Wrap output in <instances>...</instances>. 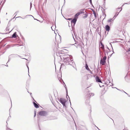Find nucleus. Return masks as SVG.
Masks as SVG:
<instances>
[{"label":"nucleus","mask_w":130,"mask_h":130,"mask_svg":"<svg viewBox=\"0 0 130 130\" xmlns=\"http://www.w3.org/2000/svg\"><path fill=\"white\" fill-rule=\"evenodd\" d=\"M63 61L66 65H70L74 68H75V64L74 61L72 56L67 54L63 56Z\"/></svg>","instance_id":"f257e3e1"},{"label":"nucleus","mask_w":130,"mask_h":130,"mask_svg":"<svg viewBox=\"0 0 130 130\" xmlns=\"http://www.w3.org/2000/svg\"><path fill=\"white\" fill-rule=\"evenodd\" d=\"M59 81H60V82H61V80L63 82V86H64L65 88V89H66V98H67V99H68V97H67V96L68 97V98H69V101H70V105H71V101H70V98L69 96H68V90H67V87L66 86V85L65 84V83H64V82L63 81V80L61 78L60 79V80L59 79Z\"/></svg>","instance_id":"f03ea898"},{"label":"nucleus","mask_w":130,"mask_h":130,"mask_svg":"<svg viewBox=\"0 0 130 130\" xmlns=\"http://www.w3.org/2000/svg\"><path fill=\"white\" fill-rule=\"evenodd\" d=\"M38 114L41 116H46L48 115V112L45 111H41L39 112Z\"/></svg>","instance_id":"7ed1b4c3"},{"label":"nucleus","mask_w":130,"mask_h":130,"mask_svg":"<svg viewBox=\"0 0 130 130\" xmlns=\"http://www.w3.org/2000/svg\"><path fill=\"white\" fill-rule=\"evenodd\" d=\"M77 20L76 19L74 18L71 21V24L72 29H73V27L75 26L76 22Z\"/></svg>","instance_id":"20e7f679"},{"label":"nucleus","mask_w":130,"mask_h":130,"mask_svg":"<svg viewBox=\"0 0 130 130\" xmlns=\"http://www.w3.org/2000/svg\"><path fill=\"white\" fill-rule=\"evenodd\" d=\"M105 83V84L107 85V86L109 87L110 86H113V84L111 83L109 80L108 79H107Z\"/></svg>","instance_id":"39448f33"},{"label":"nucleus","mask_w":130,"mask_h":130,"mask_svg":"<svg viewBox=\"0 0 130 130\" xmlns=\"http://www.w3.org/2000/svg\"><path fill=\"white\" fill-rule=\"evenodd\" d=\"M58 100L62 104L64 103H66L67 101L66 99L63 98H60L59 99H58Z\"/></svg>","instance_id":"423d86ee"},{"label":"nucleus","mask_w":130,"mask_h":130,"mask_svg":"<svg viewBox=\"0 0 130 130\" xmlns=\"http://www.w3.org/2000/svg\"><path fill=\"white\" fill-rule=\"evenodd\" d=\"M17 55H18L17 54H12L10 55L9 56V59L7 63L10 61L12 58L16 57Z\"/></svg>","instance_id":"0eeeda50"},{"label":"nucleus","mask_w":130,"mask_h":130,"mask_svg":"<svg viewBox=\"0 0 130 130\" xmlns=\"http://www.w3.org/2000/svg\"><path fill=\"white\" fill-rule=\"evenodd\" d=\"M95 80L96 82L102 83L101 80L98 76H96L95 77Z\"/></svg>","instance_id":"6e6552de"},{"label":"nucleus","mask_w":130,"mask_h":130,"mask_svg":"<svg viewBox=\"0 0 130 130\" xmlns=\"http://www.w3.org/2000/svg\"><path fill=\"white\" fill-rule=\"evenodd\" d=\"M55 119V117L53 116H50L47 117V120H51Z\"/></svg>","instance_id":"1a4fd4ad"},{"label":"nucleus","mask_w":130,"mask_h":130,"mask_svg":"<svg viewBox=\"0 0 130 130\" xmlns=\"http://www.w3.org/2000/svg\"><path fill=\"white\" fill-rule=\"evenodd\" d=\"M35 102H33V103L34 105V107L36 108H38L39 107V106H40V105L37 103L36 102V103Z\"/></svg>","instance_id":"9d476101"},{"label":"nucleus","mask_w":130,"mask_h":130,"mask_svg":"<svg viewBox=\"0 0 130 130\" xmlns=\"http://www.w3.org/2000/svg\"><path fill=\"white\" fill-rule=\"evenodd\" d=\"M56 55L57 56H59L60 57V58L61 59L63 58V56H64V55H60V54L58 53L57 52V50H56Z\"/></svg>","instance_id":"9b49d317"},{"label":"nucleus","mask_w":130,"mask_h":130,"mask_svg":"<svg viewBox=\"0 0 130 130\" xmlns=\"http://www.w3.org/2000/svg\"><path fill=\"white\" fill-rule=\"evenodd\" d=\"M106 63V61H104L101 58L100 60V64L102 65H104Z\"/></svg>","instance_id":"f8f14e48"},{"label":"nucleus","mask_w":130,"mask_h":130,"mask_svg":"<svg viewBox=\"0 0 130 130\" xmlns=\"http://www.w3.org/2000/svg\"><path fill=\"white\" fill-rule=\"evenodd\" d=\"M110 29V26L108 25H107L105 26V29L106 31H109Z\"/></svg>","instance_id":"ddd939ff"},{"label":"nucleus","mask_w":130,"mask_h":130,"mask_svg":"<svg viewBox=\"0 0 130 130\" xmlns=\"http://www.w3.org/2000/svg\"><path fill=\"white\" fill-rule=\"evenodd\" d=\"M100 43L101 44V45L102 46L101 47V48L102 49V51H103L104 52H105V50L104 48V46L102 42H101Z\"/></svg>","instance_id":"4468645a"},{"label":"nucleus","mask_w":130,"mask_h":130,"mask_svg":"<svg viewBox=\"0 0 130 130\" xmlns=\"http://www.w3.org/2000/svg\"><path fill=\"white\" fill-rule=\"evenodd\" d=\"M85 12L86 13V11H85V9H80V11L78 12L79 13H80V14L82 13H84Z\"/></svg>","instance_id":"2eb2a0df"},{"label":"nucleus","mask_w":130,"mask_h":130,"mask_svg":"<svg viewBox=\"0 0 130 130\" xmlns=\"http://www.w3.org/2000/svg\"><path fill=\"white\" fill-rule=\"evenodd\" d=\"M17 33L15 32L13 33L12 36L11 37L14 38H15L17 37Z\"/></svg>","instance_id":"dca6fc26"},{"label":"nucleus","mask_w":130,"mask_h":130,"mask_svg":"<svg viewBox=\"0 0 130 130\" xmlns=\"http://www.w3.org/2000/svg\"><path fill=\"white\" fill-rule=\"evenodd\" d=\"M80 15V13H79L78 12L74 16V19H76V20H77L78 16Z\"/></svg>","instance_id":"f3484780"},{"label":"nucleus","mask_w":130,"mask_h":130,"mask_svg":"<svg viewBox=\"0 0 130 130\" xmlns=\"http://www.w3.org/2000/svg\"><path fill=\"white\" fill-rule=\"evenodd\" d=\"M72 36H73V39H74V40L75 42V43L74 44H75L74 45L75 46H76V47H77V45H78L79 44L78 43V42L77 41H76V40L74 39V37H73V34H72Z\"/></svg>","instance_id":"a211bd4d"},{"label":"nucleus","mask_w":130,"mask_h":130,"mask_svg":"<svg viewBox=\"0 0 130 130\" xmlns=\"http://www.w3.org/2000/svg\"><path fill=\"white\" fill-rule=\"evenodd\" d=\"M89 102L90 100L89 99H87L85 102V103L86 105H88L89 104Z\"/></svg>","instance_id":"6ab92c4d"},{"label":"nucleus","mask_w":130,"mask_h":130,"mask_svg":"<svg viewBox=\"0 0 130 130\" xmlns=\"http://www.w3.org/2000/svg\"><path fill=\"white\" fill-rule=\"evenodd\" d=\"M91 10L92 11L93 13L94 14V17L96 18L97 17V15H96V13L95 10L93 9H91Z\"/></svg>","instance_id":"aec40b11"},{"label":"nucleus","mask_w":130,"mask_h":130,"mask_svg":"<svg viewBox=\"0 0 130 130\" xmlns=\"http://www.w3.org/2000/svg\"><path fill=\"white\" fill-rule=\"evenodd\" d=\"M122 8H121V10H120L119 12H116L115 13V15H114V17H116L118 15L119 12L122 11Z\"/></svg>","instance_id":"412c9836"},{"label":"nucleus","mask_w":130,"mask_h":130,"mask_svg":"<svg viewBox=\"0 0 130 130\" xmlns=\"http://www.w3.org/2000/svg\"><path fill=\"white\" fill-rule=\"evenodd\" d=\"M85 67L86 69L88 71L90 70V69H89V68L87 64L86 63V64H85Z\"/></svg>","instance_id":"4be33fe9"},{"label":"nucleus","mask_w":130,"mask_h":130,"mask_svg":"<svg viewBox=\"0 0 130 130\" xmlns=\"http://www.w3.org/2000/svg\"><path fill=\"white\" fill-rule=\"evenodd\" d=\"M57 52L58 53H59L60 54H62V52H63V51H58V50L57 51Z\"/></svg>","instance_id":"5701e85b"},{"label":"nucleus","mask_w":130,"mask_h":130,"mask_svg":"<svg viewBox=\"0 0 130 130\" xmlns=\"http://www.w3.org/2000/svg\"><path fill=\"white\" fill-rule=\"evenodd\" d=\"M113 21L112 19V18L110 19H109L108 21L107 22L108 23L111 22L112 21Z\"/></svg>","instance_id":"b1692460"},{"label":"nucleus","mask_w":130,"mask_h":130,"mask_svg":"<svg viewBox=\"0 0 130 130\" xmlns=\"http://www.w3.org/2000/svg\"><path fill=\"white\" fill-rule=\"evenodd\" d=\"M106 56H105L103 58V59H102L104 61H106Z\"/></svg>","instance_id":"393cba45"},{"label":"nucleus","mask_w":130,"mask_h":130,"mask_svg":"<svg viewBox=\"0 0 130 130\" xmlns=\"http://www.w3.org/2000/svg\"><path fill=\"white\" fill-rule=\"evenodd\" d=\"M85 16L83 17V18H86L88 16V14H87L86 13L84 14Z\"/></svg>","instance_id":"a878e982"},{"label":"nucleus","mask_w":130,"mask_h":130,"mask_svg":"<svg viewBox=\"0 0 130 130\" xmlns=\"http://www.w3.org/2000/svg\"><path fill=\"white\" fill-rule=\"evenodd\" d=\"M32 93H30V95L31 96V97L33 99V100H34V102H36V101L34 99V98L32 97Z\"/></svg>","instance_id":"bb28decb"},{"label":"nucleus","mask_w":130,"mask_h":130,"mask_svg":"<svg viewBox=\"0 0 130 130\" xmlns=\"http://www.w3.org/2000/svg\"><path fill=\"white\" fill-rule=\"evenodd\" d=\"M89 95L90 96H93L94 95V94L93 93H91L89 94Z\"/></svg>","instance_id":"cd10ccee"},{"label":"nucleus","mask_w":130,"mask_h":130,"mask_svg":"<svg viewBox=\"0 0 130 130\" xmlns=\"http://www.w3.org/2000/svg\"><path fill=\"white\" fill-rule=\"evenodd\" d=\"M105 5H106L105 2H105H104V3H103V6H104V8H105Z\"/></svg>","instance_id":"c85d7f7f"},{"label":"nucleus","mask_w":130,"mask_h":130,"mask_svg":"<svg viewBox=\"0 0 130 130\" xmlns=\"http://www.w3.org/2000/svg\"><path fill=\"white\" fill-rule=\"evenodd\" d=\"M121 8H122L121 7H118V8H117V11H119V10L121 9Z\"/></svg>","instance_id":"c756f323"},{"label":"nucleus","mask_w":130,"mask_h":130,"mask_svg":"<svg viewBox=\"0 0 130 130\" xmlns=\"http://www.w3.org/2000/svg\"><path fill=\"white\" fill-rule=\"evenodd\" d=\"M19 11H16L15 13H14V15L15 14V16L17 15V14L18 13H19Z\"/></svg>","instance_id":"7c9ffc66"},{"label":"nucleus","mask_w":130,"mask_h":130,"mask_svg":"<svg viewBox=\"0 0 130 130\" xmlns=\"http://www.w3.org/2000/svg\"><path fill=\"white\" fill-rule=\"evenodd\" d=\"M62 105L63 107H66V103H64L62 104Z\"/></svg>","instance_id":"2f4dec72"},{"label":"nucleus","mask_w":130,"mask_h":130,"mask_svg":"<svg viewBox=\"0 0 130 130\" xmlns=\"http://www.w3.org/2000/svg\"><path fill=\"white\" fill-rule=\"evenodd\" d=\"M26 66H27V68H28V73H29V67H28V65H27V64H26Z\"/></svg>","instance_id":"473e14b6"},{"label":"nucleus","mask_w":130,"mask_h":130,"mask_svg":"<svg viewBox=\"0 0 130 130\" xmlns=\"http://www.w3.org/2000/svg\"><path fill=\"white\" fill-rule=\"evenodd\" d=\"M36 116V111H35L34 112V117H35Z\"/></svg>","instance_id":"72a5a7b5"},{"label":"nucleus","mask_w":130,"mask_h":130,"mask_svg":"<svg viewBox=\"0 0 130 130\" xmlns=\"http://www.w3.org/2000/svg\"><path fill=\"white\" fill-rule=\"evenodd\" d=\"M6 126L7 127V128H6V130H11V129H10V128H8L7 127V126Z\"/></svg>","instance_id":"f704fd0d"},{"label":"nucleus","mask_w":130,"mask_h":130,"mask_svg":"<svg viewBox=\"0 0 130 130\" xmlns=\"http://www.w3.org/2000/svg\"><path fill=\"white\" fill-rule=\"evenodd\" d=\"M32 4L31 2H30V9H31V8L32 7Z\"/></svg>","instance_id":"c9c22d12"},{"label":"nucleus","mask_w":130,"mask_h":130,"mask_svg":"<svg viewBox=\"0 0 130 130\" xmlns=\"http://www.w3.org/2000/svg\"><path fill=\"white\" fill-rule=\"evenodd\" d=\"M29 15V16H32V17H33L34 19V20H37V21H39V20H37V19H35L34 18V17L32 15Z\"/></svg>","instance_id":"e433bc0d"},{"label":"nucleus","mask_w":130,"mask_h":130,"mask_svg":"<svg viewBox=\"0 0 130 130\" xmlns=\"http://www.w3.org/2000/svg\"><path fill=\"white\" fill-rule=\"evenodd\" d=\"M67 20H72V18H68V19H67Z\"/></svg>","instance_id":"4c0bfd02"},{"label":"nucleus","mask_w":130,"mask_h":130,"mask_svg":"<svg viewBox=\"0 0 130 130\" xmlns=\"http://www.w3.org/2000/svg\"><path fill=\"white\" fill-rule=\"evenodd\" d=\"M90 4L91 5V6H92L93 7H94V6H93V5L92 4V2H90Z\"/></svg>","instance_id":"58836bf2"},{"label":"nucleus","mask_w":130,"mask_h":130,"mask_svg":"<svg viewBox=\"0 0 130 130\" xmlns=\"http://www.w3.org/2000/svg\"><path fill=\"white\" fill-rule=\"evenodd\" d=\"M2 0H0V6H1V4L2 2Z\"/></svg>","instance_id":"ea45409f"},{"label":"nucleus","mask_w":130,"mask_h":130,"mask_svg":"<svg viewBox=\"0 0 130 130\" xmlns=\"http://www.w3.org/2000/svg\"><path fill=\"white\" fill-rule=\"evenodd\" d=\"M116 18V17H114V16L113 17V18L112 19L113 21Z\"/></svg>","instance_id":"a19ab883"},{"label":"nucleus","mask_w":130,"mask_h":130,"mask_svg":"<svg viewBox=\"0 0 130 130\" xmlns=\"http://www.w3.org/2000/svg\"><path fill=\"white\" fill-rule=\"evenodd\" d=\"M10 47V46L9 45H8L7 46V48H9V47Z\"/></svg>","instance_id":"79ce46f5"},{"label":"nucleus","mask_w":130,"mask_h":130,"mask_svg":"<svg viewBox=\"0 0 130 130\" xmlns=\"http://www.w3.org/2000/svg\"><path fill=\"white\" fill-rule=\"evenodd\" d=\"M102 13H103V14H104V15H105V16H106V14H105V12H103V11H102Z\"/></svg>","instance_id":"37998d69"},{"label":"nucleus","mask_w":130,"mask_h":130,"mask_svg":"<svg viewBox=\"0 0 130 130\" xmlns=\"http://www.w3.org/2000/svg\"><path fill=\"white\" fill-rule=\"evenodd\" d=\"M21 37H22V39L23 40H25V39H24V38L22 36H21Z\"/></svg>","instance_id":"c03bdc74"},{"label":"nucleus","mask_w":130,"mask_h":130,"mask_svg":"<svg viewBox=\"0 0 130 130\" xmlns=\"http://www.w3.org/2000/svg\"><path fill=\"white\" fill-rule=\"evenodd\" d=\"M113 88H114V87H112ZM115 88H116L118 90H119V91H122L121 90H120V89H118L117 88H116V87H114Z\"/></svg>","instance_id":"a18cd8bd"},{"label":"nucleus","mask_w":130,"mask_h":130,"mask_svg":"<svg viewBox=\"0 0 130 130\" xmlns=\"http://www.w3.org/2000/svg\"><path fill=\"white\" fill-rule=\"evenodd\" d=\"M99 35L101 36V32H99L98 33Z\"/></svg>","instance_id":"49530a36"},{"label":"nucleus","mask_w":130,"mask_h":130,"mask_svg":"<svg viewBox=\"0 0 130 130\" xmlns=\"http://www.w3.org/2000/svg\"><path fill=\"white\" fill-rule=\"evenodd\" d=\"M125 4H128V3H124V4H123L122 5V6H123Z\"/></svg>","instance_id":"de8ad7c7"},{"label":"nucleus","mask_w":130,"mask_h":130,"mask_svg":"<svg viewBox=\"0 0 130 130\" xmlns=\"http://www.w3.org/2000/svg\"><path fill=\"white\" fill-rule=\"evenodd\" d=\"M101 8H102V9H103V10H104V11H105V9H104V8H103V7H102Z\"/></svg>","instance_id":"09e8293b"},{"label":"nucleus","mask_w":130,"mask_h":130,"mask_svg":"<svg viewBox=\"0 0 130 130\" xmlns=\"http://www.w3.org/2000/svg\"><path fill=\"white\" fill-rule=\"evenodd\" d=\"M22 18V17H20V16L18 17H17L16 18Z\"/></svg>","instance_id":"8fccbe9b"},{"label":"nucleus","mask_w":130,"mask_h":130,"mask_svg":"<svg viewBox=\"0 0 130 130\" xmlns=\"http://www.w3.org/2000/svg\"><path fill=\"white\" fill-rule=\"evenodd\" d=\"M18 56H19V57H20V58H21V56L19 55H18L16 57H17Z\"/></svg>","instance_id":"3c124183"},{"label":"nucleus","mask_w":130,"mask_h":130,"mask_svg":"<svg viewBox=\"0 0 130 130\" xmlns=\"http://www.w3.org/2000/svg\"><path fill=\"white\" fill-rule=\"evenodd\" d=\"M107 48L110 51V49H109V48L107 46Z\"/></svg>","instance_id":"603ef678"},{"label":"nucleus","mask_w":130,"mask_h":130,"mask_svg":"<svg viewBox=\"0 0 130 130\" xmlns=\"http://www.w3.org/2000/svg\"><path fill=\"white\" fill-rule=\"evenodd\" d=\"M90 2H92V0H89Z\"/></svg>","instance_id":"864d4df0"},{"label":"nucleus","mask_w":130,"mask_h":130,"mask_svg":"<svg viewBox=\"0 0 130 130\" xmlns=\"http://www.w3.org/2000/svg\"><path fill=\"white\" fill-rule=\"evenodd\" d=\"M22 59H26V60H27V59H26L25 58H22Z\"/></svg>","instance_id":"5fc2aeb1"},{"label":"nucleus","mask_w":130,"mask_h":130,"mask_svg":"<svg viewBox=\"0 0 130 130\" xmlns=\"http://www.w3.org/2000/svg\"><path fill=\"white\" fill-rule=\"evenodd\" d=\"M74 35L76 37V36H75V33L74 32Z\"/></svg>","instance_id":"6e6d98bb"},{"label":"nucleus","mask_w":130,"mask_h":130,"mask_svg":"<svg viewBox=\"0 0 130 130\" xmlns=\"http://www.w3.org/2000/svg\"><path fill=\"white\" fill-rule=\"evenodd\" d=\"M122 91H123V92H124L125 93L127 94V93L125 92L123 90H122Z\"/></svg>","instance_id":"4d7b16f0"},{"label":"nucleus","mask_w":130,"mask_h":130,"mask_svg":"<svg viewBox=\"0 0 130 130\" xmlns=\"http://www.w3.org/2000/svg\"><path fill=\"white\" fill-rule=\"evenodd\" d=\"M47 0H45V2L46 3L47 2Z\"/></svg>","instance_id":"13d9d810"},{"label":"nucleus","mask_w":130,"mask_h":130,"mask_svg":"<svg viewBox=\"0 0 130 130\" xmlns=\"http://www.w3.org/2000/svg\"><path fill=\"white\" fill-rule=\"evenodd\" d=\"M89 71H90V73L91 74H92V72H91V71H90V70Z\"/></svg>","instance_id":"bf43d9fd"},{"label":"nucleus","mask_w":130,"mask_h":130,"mask_svg":"<svg viewBox=\"0 0 130 130\" xmlns=\"http://www.w3.org/2000/svg\"><path fill=\"white\" fill-rule=\"evenodd\" d=\"M64 65V64H61V66H62V65Z\"/></svg>","instance_id":"052dcab7"},{"label":"nucleus","mask_w":130,"mask_h":130,"mask_svg":"<svg viewBox=\"0 0 130 130\" xmlns=\"http://www.w3.org/2000/svg\"><path fill=\"white\" fill-rule=\"evenodd\" d=\"M110 44V45H111V47H112V46L111 44ZM112 49H113V48H112Z\"/></svg>","instance_id":"680f3d73"},{"label":"nucleus","mask_w":130,"mask_h":130,"mask_svg":"<svg viewBox=\"0 0 130 130\" xmlns=\"http://www.w3.org/2000/svg\"><path fill=\"white\" fill-rule=\"evenodd\" d=\"M2 46H0V49L1 48Z\"/></svg>","instance_id":"e2e57ef3"},{"label":"nucleus","mask_w":130,"mask_h":130,"mask_svg":"<svg viewBox=\"0 0 130 130\" xmlns=\"http://www.w3.org/2000/svg\"><path fill=\"white\" fill-rule=\"evenodd\" d=\"M113 54H111V55H110V56H111V55H112Z\"/></svg>","instance_id":"0e129e2a"},{"label":"nucleus","mask_w":130,"mask_h":130,"mask_svg":"<svg viewBox=\"0 0 130 130\" xmlns=\"http://www.w3.org/2000/svg\"><path fill=\"white\" fill-rule=\"evenodd\" d=\"M127 95H128V94H127H127H126Z\"/></svg>","instance_id":"69168bd1"},{"label":"nucleus","mask_w":130,"mask_h":130,"mask_svg":"<svg viewBox=\"0 0 130 130\" xmlns=\"http://www.w3.org/2000/svg\"><path fill=\"white\" fill-rule=\"evenodd\" d=\"M113 53H114V51H113Z\"/></svg>","instance_id":"338daca9"},{"label":"nucleus","mask_w":130,"mask_h":130,"mask_svg":"<svg viewBox=\"0 0 130 130\" xmlns=\"http://www.w3.org/2000/svg\"><path fill=\"white\" fill-rule=\"evenodd\" d=\"M128 96L129 97H130V95H128Z\"/></svg>","instance_id":"774afa93"}]
</instances>
